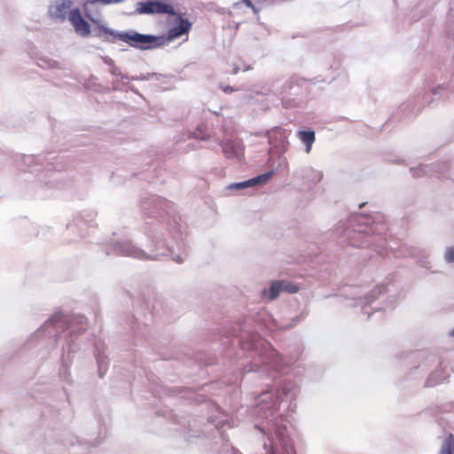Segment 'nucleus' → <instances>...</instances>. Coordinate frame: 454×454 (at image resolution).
<instances>
[{
    "instance_id": "obj_1",
    "label": "nucleus",
    "mask_w": 454,
    "mask_h": 454,
    "mask_svg": "<svg viewBox=\"0 0 454 454\" xmlns=\"http://www.w3.org/2000/svg\"><path fill=\"white\" fill-rule=\"evenodd\" d=\"M73 0H61L51 11L52 15L59 20L64 21L67 18L74 30L82 37H88L91 34L90 26L82 17L79 8L71 9Z\"/></svg>"
},
{
    "instance_id": "obj_2",
    "label": "nucleus",
    "mask_w": 454,
    "mask_h": 454,
    "mask_svg": "<svg viewBox=\"0 0 454 454\" xmlns=\"http://www.w3.org/2000/svg\"><path fill=\"white\" fill-rule=\"evenodd\" d=\"M99 30L105 35H108L123 43H128L131 47L139 48L141 50L153 49L160 46L159 37L151 35H142L135 31L130 32H114L105 27H99Z\"/></svg>"
},
{
    "instance_id": "obj_3",
    "label": "nucleus",
    "mask_w": 454,
    "mask_h": 454,
    "mask_svg": "<svg viewBox=\"0 0 454 454\" xmlns=\"http://www.w3.org/2000/svg\"><path fill=\"white\" fill-rule=\"evenodd\" d=\"M141 12L144 13H168L175 14L174 8L170 4L161 2H146L142 4Z\"/></svg>"
},
{
    "instance_id": "obj_4",
    "label": "nucleus",
    "mask_w": 454,
    "mask_h": 454,
    "mask_svg": "<svg viewBox=\"0 0 454 454\" xmlns=\"http://www.w3.org/2000/svg\"><path fill=\"white\" fill-rule=\"evenodd\" d=\"M122 0H87L82 4V9L85 12V16L94 24L98 25L101 22V15L91 14L89 11L90 5H94L97 2L101 3L102 4H114L121 2Z\"/></svg>"
},
{
    "instance_id": "obj_5",
    "label": "nucleus",
    "mask_w": 454,
    "mask_h": 454,
    "mask_svg": "<svg viewBox=\"0 0 454 454\" xmlns=\"http://www.w3.org/2000/svg\"><path fill=\"white\" fill-rule=\"evenodd\" d=\"M178 20H179L178 26L172 27L168 31V34H167L168 41H172L176 38H178L181 35L188 33L189 30L191 29L192 23L188 20L182 19L180 16H178Z\"/></svg>"
},
{
    "instance_id": "obj_6",
    "label": "nucleus",
    "mask_w": 454,
    "mask_h": 454,
    "mask_svg": "<svg viewBox=\"0 0 454 454\" xmlns=\"http://www.w3.org/2000/svg\"><path fill=\"white\" fill-rule=\"evenodd\" d=\"M271 176H272V172H268V173H265L263 175H260V176H256L254 178L249 179L247 181L233 184L230 187L231 188H235V189L247 188V187H249V186H253V185H255V184H258L264 183L267 180H269Z\"/></svg>"
},
{
    "instance_id": "obj_7",
    "label": "nucleus",
    "mask_w": 454,
    "mask_h": 454,
    "mask_svg": "<svg viewBox=\"0 0 454 454\" xmlns=\"http://www.w3.org/2000/svg\"><path fill=\"white\" fill-rule=\"evenodd\" d=\"M297 137L305 145L306 153H309L312 148V145L316 140V135L313 130L303 131L300 130L297 132Z\"/></svg>"
},
{
    "instance_id": "obj_8",
    "label": "nucleus",
    "mask_w": 454,
    "mask_h": 454,
    "mask_svg": "<svg viewBox=\"0 0 454 454\" xmlns=\"http://www.w3.org/2000/svg\"><path fill=\"white\" fill-rule=\"evenodd\" d=\"M441 454H454V435L452 434L445 438Z\"/></svg>"
},
{
    "instance_id": "obj_9",
    "label": "nucleus",
    "mask_w": 454,
    "mask_h": 454,
    "mask_svg": "<svg viewBox=\"0 0 454 454\" xmlns=\"http://www.w3.org/2000/svg\"><path fill=\"white\" fill-rule=\"evenodd\" d=\"M282 289V283L279 281L272 283L269 290V297L270 300L276 299Z\"/></svg>"
},
{
    "instance_id": "obj_10",
    "label": "nucleus",
    "mask_w": 454,
    "mask_h": 454,
    "mask_svg": "<svg viewBox=\"0 0 454 454\" xmlns=\"http://www.w3.org/2000/svg\"><path fill=\"white\" fill-rule=\"evenodd\" d=\"M445 259L450 262H454V247H450L446 251Z\"/></svg>"
},
{
    "instance_id": "obj_11",
    "label": "nucleus",
    "mask_w": 454,
    "mask_h": 454,
    "mask_svg": "<svg viewBox=\"0 0 454 454\" xmlns=\"http://www.w3.org/2000/svg\"><path fill=\"white\" fill-rule=\"evenodd\" d=\"M222 88H223V90L224 92H232V91L234 90H233L231 87H230V86L222 87Z\"/></svg>"
},
{
    "instance_id": "obj_12",
    "label": "nucleus",
    "mask_w": 454,
    "mask_h": 454,
    "mask_svg": "<svg viewBox=\"0 0 454 454\" xmlns=\"http://www.w3.org/2000/svg\"><path fill=\"white\" fill-rule=\"evenodd\" d=\"M229 144H225L224 146H223V153L229 157L230 154L227 151V147H228Z\"/></svg>"
},
{
    "instance_id": "obj_13",
    "label": "nucleus",
    "mask_w": 454,
    "mask_h": 454,
    "mask_svg": "<svg viewBox=\"0 0 454 454\" xmlns=\"http://www.w3.org/2000/svg\"><path fill=\"white\" fill-rule=\"evenodd\" d=\"M297 290H298L297 287H295V288L290 290V292L295 293V292H297Z\"/></svg>"
},
{
    "instance_id": "obj_14",
    "label": "nucleus",
    "mask_w": 454,
    "mask_h": 454,
    "mask_svg": "<svg viewBox=\"0 0 454 454\" xmlns=\"http://www.w3.org/2000/svg\"><path fill=\"white\" fill-rule=\"evenodd\" d=\"M246 2L247 3V4H249V5L251 4V1L246 0Z\"/></svg>"
}]
</instances>
